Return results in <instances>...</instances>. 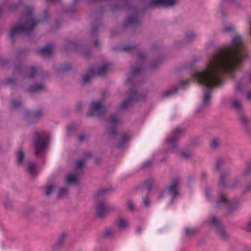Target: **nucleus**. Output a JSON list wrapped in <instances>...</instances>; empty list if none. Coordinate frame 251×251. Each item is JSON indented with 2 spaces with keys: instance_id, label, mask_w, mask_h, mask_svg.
I'll return each mask as SVG.
<instances>
[{
  "instance_id": "f257e3e1",
  "label": "nucleus",
  "mask_w": 251,
  "mask_h": 251,
  "mask_svg": "<svg viewBox=\"0 0 251 251\" xmlns=\"http://www.w3.org/2000/svg\"><path fill=\"white\" fill-rule=\"evenodd\" d=\"M247 57L248 50L242 37L236 35L230 44L212 55L204 70L194 73L190 79L180 81L179 88L188 86L191 79L204 85L207 89L204 92L203 105L206 106L210 102L212 89L222 85L225 75H232Z\"/></svg>"
},
{
  "instance_id": "f03ea898",
  "label": "nucleus",
  "mask_w": 251,
  "mask_h": 251,
  "mask_svg": "<svg viewBox=\"0 0 251 251\" xmlns=\"http://www.w3.org/2000/svg\"><path fill=\"white\" fill-rule=\"evenodd\" d=\"M25 17L23 23L14 27L10 31V38L12 41L16 35L23 32L29 33L32 31L34 26L38 23L32 16L33 8L29 6L25 7Z\"/></svg>"
},
{
  "instance_id": "7ed1b4c3",
  "label": "nucleus",
  "mask_w": 251,
  "mask_h": 251,
  "mask_svg": "<svg viewBox=\"0 0 251 251\" xmlns=\"http://www.w3.org/2000/svg\"><path fill=\"white\" fill-rule=\"evenodd\" d=\"M110 65L105 64L100 67L98 70L94 67H91L87 74L83 76V83L86 84L89 82L90 79L94 76H102L108 72L110 70Z\"/></svg>"
},
{
  "instance_id": "20e7f679",
  "label": "nucleus",
  "mask_w": 251,
  "mask_h": 251,
  "mask_svg": "<svg viewBox=\"0 0 251 251\" xmlns=\"http://www.w3.org/2000/svg\"><path fill=\"white\" fill-rule=\"evenodd\" d=\"M48 140L49 136L47 134L45 133H35L34 146L36 155H39L43 151L47 146Z\"/></svg>"
},
{
  "instance_id": "39448f33",
  "label": "nucleus",
  "mask_w": 251,
  "mask_h": 251,
  "mask_svg": "<svg viewBox=\"0 0 251 251\" xmlns=\"http://www.w3.org/2000/svg\"><path fill=\"white\" fill-rule=\"evenodd\" d=\"M129 97L125 100L122 103L121 109H126L129 106L131 105L133 101H137L140 99L141 94L135 89H129Z\"/></svg>"
},
{
  "instance_id": "423d86ee",
  "label": "nucleus",
  "mask_w": 251,
  "mask_h": 251,
  "mask_svg": "<svg viewBox=\"0 0 251 251\" xmlns=\"http://www.w3.org/2000/svg\"><path fill=\"white\" fill-rule=\"evenodd\" d=\"M105 113V110L102 106V102L100 100L94 101L91 103L89 116H96L100 117Z\"/></svg>"
},
{
  "instance_id": "0eeeda50",
  "label": "nucleus",
  "mask_w": 251,
  "mask_h": 251,
  "mask_svg": "<svg viewBox=\"0 0 251 251\" xmlns=\"http://www.w3.org/2000/svg\"><path fill=\"white\" fill-rule=\"evenodd\" d=\"M210 224L216 228V232L222 239H226L227 238V235L223 225L216 217H213L212 218Z\"/></svg>"
},
{
  "instance_id": "6e6552de",
  "label": "nucleus",
  "mask_w": 251,
  "mask_h": 251,
  "mask_svg": "<svg viewBox=\"0 0 251 251\" xmlns=\"http://www.w3.org/2000/svg\"><path fill=\"white\" fill-rule=\"evenodd\" d=\"M217 205L219 207L224 206L228 212H231L233 209L235 208L234 204L229 201L224 194H221L219 195Z\"/></svg>"
},
{
  "instance_id": "1a4fd4ad",
  "label": "nucleus",
  "mask_w": 251,
  "mask_h": 251,
  "mask_svg": "<svg viewBox=\"0 0 251 251\" xmlns=\"http://www.w3.org/2000/svg\"><path fill=\"white\" fill-rule=\"evenodd\" d=\"M176 0H149L146 3L148 7L162 5L171 6L175 4Z\"/></svg>"
},
{
  "instance_id": "9d476101",
  "label": "nucleus",
  "mask_w": 251,
  "mask_h": 251,
  "mask_svg": "<svg viewBox=\"0 0 251 251\" xmlns=\"http://www.w3.org/2000/svg\"><path fill=\"white\" fill-rule=\"evenodd\" d=\"M110 210L109 205L103 201H100L96 205L97 213L99 217L105 216Z\"/></svg>"
},
{
  "instance_id": "9b49d317",
  "label": "nucleus",
  "mask_w": 251,
  "mask_h": 251,
  "mask_svg": "<svg viewBox=\"0 0 251 251\" xmlns=\"http://www.w3.org/2000/svg\"><path fill=\"white\" fill-rule=\"evenodd\" d=\"M120 122V119L116 114H113L110 117L109 120V123L111 126L110 133L112 135L114 136L116 135L117 126L119 124Z\"/></svg>"
},
{
  "instance_id": "f8f14e48",
  "label": "nucleus",
  "mask_w": 251,
  "mask_h": 251,
  "mask_svg": "<svg viewBox=\"0 0 251 251\" xmlns=\"http://www.w3.org/2000/svg\"><path fill=\"white\" fill-rule=\"evenodd\" d=\"M179 184V179L178 178H175L172 180L171 184L168 188V193L170 195L173 197V199L179 194L178 186Z\"/></svg>"
},
{
  "instance_id": "ddd939ff",
  "label": "nucleus",
  "mask_w": 251,
  "mask_h": 251,
  "mask_svg": "<svg viewBox=\"0 0 251 251\" xmlns=\"http://www.w3.org/2000/svg\"><path fill=\"white\" fill-rule=\"evenodd\" d=\"M183 129L181 128H176L175 129L172 135L167 139V142L169 144H175L178 138L182 134Z\"/></svg>"
},
{
  "instance_id": "4468645a",
  "label": "nucleus",
  "mask_w": 251,
  "mask_h": 251,
  "mask_svg": "<svg viewBox=\"0 0 251 251\" xmlns=\"http://www.w3.org/2000/svg\"><path fill=\"white\" fill-rule=\"evenodd\" d=\"M145 57L144 55L142 52H139L137 54V61L138 63L140 65V67H132L131 68V73L133 75H136L139 73L141 70V66H142L143 62L145 60Z\"/></svg>"
},
{
  "instance_id": "2eb2a0df",
  "label": "nucleus",
  "mask_w": 251,
  "mask_h": 251,
  "mask_svg": "<svg viewBox=\"0 0 251 251\" xmlns=\"http://www.w3.org/2000/svg\"><path fill=\"white\" fill-rule=\"evenodd\" d=\"M53 47L52 45H47L44 48L39 49V52L44 57L50 56L53 51Z\"/></svg>"
},
{
  "instance_id": "dca6fc26",
  "label": "nucleus",
  "mask_w": 251,
  "mask_h": 251,
  "mask_svg": "<svg viewBox=\"0 0 251 251\" xmlns=\"http://www.w3.org/2000/svg\"><path fill=\"white\" fill-rule=\"evenodd\" d=\"M139 22V19L136 14L129 17L124 22L125 27L128 25H137Z\"/></svg>"
},
{
  "instance_id": "f3484780",
  "label": "nucleus",
  "mask_w": 251,
  "mask_h": 251,
  "mask_svg": "<svg viewBox=\"0 0 251 251\" xmlns=\"http://www.w3.org/2000/svg\"><path fill=\"white\" fill-rule=\"evenodd\" d=\"M117 225L120 229H125L128 226V220L120 217L119 218Z\"/></svg>"
},
{
  "instance_id": "a211bd4d",
  "label": "nucleus",
  "mask_w": 251,
  "mask_h": 251,
  "mask_svg": "<svg viewBox=\"0 0 251 251\" xmlns=\"http://www.w3.org/2000/svg\"><path fill=\"white\" fill-rule=\"evenodd\" d=\"M44 89L45 86L43 84H35L30 86L28 88V90L30 93H32L44 90Z\"/></svg>"
},
{
  "instance_id": "6ab92c4d",
  "label": "nucleus",
  "mask_w": 251,
  "mask_h": 251,
  "mask_svg": "<svg viewBox=\"0 0 251 251\" xmlns=\"http://www.w3.org/2000/svg\"><path fill=\"white\" fill-rule=\"evenodd\" d=\"M129 136L126 133H124L121 137L120 141L117 144V146L118 148H122L124 147L126 143L129 140Z\"/></svg>"
},
{
  "instance_id": "aec40b11",
  "label": "nucleus",
  "mask_w": 251,
  "mask_h": 251,
  "mask_svg": "<svg viewBox=\"0 0 251 251\" xmlns=\"http://www.w3.org/2000/svg\"><path fill=\"white\" fill-rule=\"evenodd\" d=\"M66 180L68 183H76L77 180V176L76 175L69 174L66 177Z\"/></svg>"
},
{
  "instance_id": "412c9836",
  "label": "nucleus",
  "mask_w": 251,
  "mask_h": 251,
  "mask_svg": "<svg viewBox=\"0 0 251 251\" xmlns=\"http://www.w3.org/2000/svg\"><path fill=\"white\" fill-rule=\"evenodd\" d=\"M28 170L30 174L33 176L37 175L36 168L34 164L32 163H29Z\"/></svg>"
},
{
  "instance_id": "4be33fe9",
  "label": "nucleus",
  "mask_w": 251,
  "mask_h": 251,
  "mask_svg": "<svg viewBox=\"0 0 251 251\" xmlns=\"http://www.w3.org/2000/svg\"><path fill=\"white\" fill-rule=\"evenodd\" d=\"M232 107L237 111H240L242 109V104L240 101L234 100L232 103Z\"/></svg>"
},
{
  "instance_id": "5701e85b",
  "label": "nucleus",
  "mask_w": 251,
  "mask_h": 251,
  "mask_svg": "<svg viewBox=\"0 0 251 251\" xmlns=\"http://www.w3.org/2000/svg\"><path fill=\"white\" fill-rule=\"evenodd\" d=\"M76 168L75 170V173H77L78 172L81 171V168L84 166V161L82 159L79 160L78 161H76Z\"/></svg>"
},
{
  "instance_id": "b1692460",
  "label": "nucleus",
  "mask_w": 251,
  "mask_h": 251,
  "mask_svg": "<svg viewBox=\"0 0 251 251\" xmlns=\"http://www.w3.org/2000/svg\"><path fill=\"white\" fill-rule=\"evenodd\" d=\"M135 47L133 46H132L131 44H126L124 45L121 50L122 51H125L127 52H130L132 51L134 49Z\"/></svg>"
},
{
  "instance_id": "393cba45",
  "label": "nucleus",
  "mask_w": 251,
  "mask_h": 251,
  "mask_svg": "<svg viewBox=\"0 0 251 251\" xmlns=\"http://www.w3.org/2000/svg\"><path fill=\"white\" fill-rule=\"evenodd\" d=\"M17 159H18V163L22 164L23 162V159H24V155L23 151L21 149L19 150L18 151L17 153Z\"/></svg>"
},
{
  "instance_id": "a878e982",
  "label": "nucleus",
  "mask_w": 251,
  "mask_h": 251,
  "mask_svg": "<svg viewBox=\"0 0 251 251\" xmlns=\"http://www.w3.org/2000/svg\"><path fill=\"white\" fill-rule=\"evenodd\" d=\"M30 72V75L27 76L29 77H34L38 72V70L34 67L31 66L28 69Z\"/></svg>"
},
{
  "instance_id": "bb28decb",
  "label": "nucleus",
  "mask_w": 251,
  "mask_h": 251,
  "mask_svg": "<svg viewBox=\"0 0 251 251\" xmlns=\"http://www.w3.org/2000/svg\"><path fill=\"white\" fill-rule=\"evenodd\" d=\"M114 235V231L113 229L107 228L104 232V235L106 237H109Z\"/></svg>"
},
{
  "instance_id": "cd10ccee",
  "label": "nucleus",
  "mask_w": 251,
  "mask_h": 251,
  "mask_svg": "<svg viewBox=\"0 0 251 251\" xmlns=\"http://www.w3.org/2000/svg\"><path fill=\"white\" fill-rule=\"evenodd\" d=\"M43 114V110L41 109L37 110L33 114L32 117L34 119H37Z\"/></svg>"
},
{
  "instance_id": "c85d7f7f",
  "label": "nucleus",
  "mask_w": 251,
  "mask_h": 251,
  "mask_svg": "<svg viewBox=\"0 0 251 251\" xmlns=\"http://www.w3.org/2000/svg\"><path fill=\"white\" fill-rule=\"evenodd\" d=\"M177 88H174L172 89L169 90L167 91L164 95H163V97H167L170 96L172 94L175 93L177 92Z\"/></svg>"
},
{
  "instance_id": "c756f323",
  "label": "nucleus",
  "mask_w": 251,
  "mask_h": 251,
  "mask_svg": "<svg viewBox=\"0 0 251 251\" xmlns=\"http://www.w3.org/2000/svg\"><path fill=\"white\" fill-rule=\"evenodd\" d=\"M197 230L195 228H186L185 229V234L186 235H191L196 232Z\"/></svg>"
},
{
  "instance_id": "7c9ffc66",
  "label": "nucleus",
  "mask_w": 251,
  "mask_h": 251,
  "mask_svg": "<svg viewBox=\"0 0 251 251\" xmlns=\"http://www.w3.org/2000/svg\"><path fill=\"white\" fill-rule=\"evenodd\" d=\"M67 193V189L66 188H61L59 189L58 192V197H61L65 196Z\"/></svg>"
},
{
  "instance_id": "2f4dec72",
  "label": "nucleus",
  "mask_w": 251,
  "mask_h": 251,
  "mask_svg": "<svg viewBox=\"0 0 251 251\" xmlns=\"http://www.w3.org/2000/svg\"><path fill=\"white\" fill-rule=\"evenodd\" d=\"M195 35L192 32H189L186 34V38L188 41H191L194 39Z\"/></svg>"
},
{
  "instance_id": "473e14b6",
  "label": "nucleus",
  "mask_w": 251,
  "mask_h": 251,
  "mask_svg": "<svg viewBox=\"0 0 251 251\" xmlns=\"http://www.w3.org/2000/svg\"><path fill=\"white\" fill-rule=\"evenodd\" d=\"M153 181L151 179L148 180L144 184L147 189L150 190L152 186Z\"/></svg>"
},
{
  "instance_id": "72a5a7b5",
  "label": "nucleus",
  "mask_w": 251,
  "mask_h": 251,
  "mask_svg": "<svg viewBox=\"0 0 251 251\" xmlns=\"http://www.w3.org/2000/svg\"><path fill=\"white\" fill-rule=\"evenodd\" d=\"M21 105V102L19 100H14L12 103V106L14 108H18Z\"/></svg>"
},
{
  "instance_id": "f704fd0d",
  "label": "nucleus",
  "mask_w": 251,
  "mask_h": 251,
  "mask_svg": "<svg viewBox=\"0 0 251 251\" xmlns=\"http://www.w3.org/2000/svg\"><path fill=\"white\" fill-rule=\"evenodd\" d=\"M220 144V141L217 139H214L211 142V146L213 148H217Z\"/></svg>"
},
{
  "instance_id": "c9c22d12",
  "label": "nucleus",
  "mask_w": 251,
  "mask_h": 251,
  "mask_svg": "<svg viewBox=\"0 0 251 251\" xmlns=\"http://www.w3.org/2000/svg\"><path fill=\"white\" fill-rule=\"evenodd\" d=\"M53 189L52 185H49L46 187L45 193L47 195H49Z\"/></svg>"
},
{
  "instance_id": "e433bc0d",
  "label": "nucleus",
  "mask_w": 251,
  "mask_h": 251,
  "mask_svg": "<svg viewBox=\"0 0 251 251\" xmlns=\"http://www.w3.org/2000/svg\"><path fill=\"white\" fill-rule=\"evenodd\" d=\"M226 184L225 176L224 175H222L221 176L220 180V185L221 186H224Z\"/></svg>"
},
{
  "instance_id": "4c0bfd02",
  "label": "nucleus",
  "mask_w": 251,
  "mask_h": 251,
  "mask_svg": "<svg viewBox=\"0 0 251 251\" xmlns=\"http://www.w3.org/2000/svg\"><path fill=\"white\" fill-rule=\"evenodd\" d=\"M243 87V86L241 84V82L239 81L236 84V90L239 91H241L242 90Z\"/></svg>"
},
{
  "instance_id": "58836bf2",
  "label": "nucleus",
  "mask_w": 251,
  "mask_h": 251,
  "mask_svg": "<svg viewBox=\"0 0 251 251\" xmlns=\"http://www.w3.org/2000/svg\"><path fill=\"white\" fill-rule=\"evenodd\" d=\"M23 68L21 66H17L16 67L14 72L15 73H20L23 71Z\"/></svg>"
},
{
  "instance_id": "ea45409f",
  "label": "nucleus",
  "mask_w": 251,
  "mask_h": 251,
  "mask_svg": "<svg viewBox=\"0 0 251 251\" xmlns=\"http://www.w3.org/2000/svg\"><path fill=\"white\" fill-rule=\"evenodd\" d=\"M150 202V200L148 198H145L143 199V204L145 206H148Z\"/></svg>"
},
{
  "instance_id": "a19ab883",
  "label": "nucleus",
  "mask_w": 251,
  "mask_h": 251,
  "mask_svg": "<svg viewBox=\"0 0 251 251\" xmlns=\"http://www.w3.org/2000/svg\"><path fill=\"white\" fill-rule=\"evenodd\" d=\"M128 208L130 210H134V205L132 201H128Z\"/></svg>"
},
{
  "instance_id": "79ce46f5",
  "label": "nucleus",
  "mask_w": 251,
  "mask_h": 251,
  "mask_svg": "<svg viewBox=\"0 0 251 251\" xmlns=\"http://www.w3.org/2000/svg\"><path fill=\"white\" fill-rule=\"evenodd\" d=\"M181 155L186 158H188L190 156V154L188 152H182Z\"/></svg>"
},
{
  "instance_id": "37998d69",
  "label": "nucleus",
  "mask_w": 251,
  "mask_h": 251,
  "mask_svg": "<svg viewBox=\"0 0 251 251\" xmlns=\"http://www.w3.org/2000/svg\"><path fill=\"white\" fill-rule=\"evenodd\" d=\"M105 192V191L104 190H99L98 192V193H97V197H98V198L99 196L102 195Z\"/></svg>"
},
{
  "instance_id": "c03bdc74",
  "label": "nucleus",
  "mask_w": 251,
  "mask_h": 251,
  "mask_svg": "<svg viewBox=\"0 0 251 251\" xmlns=\"http://www.w3.org/2000/svg\"><path fill=\"white\" fill-rule=\"evenodd\" d=\"M224 30L225 31H226V32L231 31L233 30V27L232 26L226 27L224 28Z\"/></svg>"
},
{
  "instance_id": "a18cd8bd",
  "label": "nucleus",
  "mask_w": 251,
  "mask_h": 251,
  "mask_svg": "<svg viewBox=\"0 0 251 251\" xmlns=\"http://www.w3.org/2000/svg\"><path fill=\"white\" fill-rule=\"evenodd\" d=\"M224 161L222 159H220V160H218L217 162V164H216V166H217V169H219L221 164H222L223 163Z\"/></svg>"
},
{
  "instance_id": "49530a36",
  "label": "nucleus",
  "mask_w": 251,
  "mask_h": 251,
  "mask_svg": "<svg viewBox=\"0 0 251 251\" xmlns=\"http://www.w3.org/2000/svg\"><path fill=\"white\" fill-rule=\"evenodd\" d=\"M247 99L251 102V90H249L247 93Z\"/></svg>"
},
{
  "instance_id": "de8ad7c7",
  "label": "nucleus",
  "mask_w": 251,
  "mask_h": 251,
  "mask_svg": "<svg viewBox=\"0 0 251 251\" xmlns=\"http://www.w3.org/2000/svg\"><path fill=\"white\" fill-rule=\"evenodd\" d=\"M86 137V136L85 135L81 134L79 137V140L80 141H82L85 139Z\"/></svg>"
},
{
  "instance_id": "09e8293b",
  "label": "nucleus",
  "mask_w": 251,
  "mask_h": 251,
  "mask_svg": "<svg viewBox=\"0 0 251 251\" xmlns=\"http://www.w3.org/2000/svg\"><path fill=\"white\" fill-rule=\"evenodd\" d=\"M66 236V235L65 234H63L62 235L61 237L60 238L59 241H58V244L61 245V242L62 241L63 239L65 237V236Z\"/></svg>"
},
{
  "instance_id": "8fccbe9b",
  "label": "nucleus",
  "mask_w": 251,
  "mask_h": 251,
  "mask_svg": "<svg viewBox=\"0 0 251 251\" xmlns=\"http://www.w3.org/2000/svg\"><path fill=\"white\" fill-rule=\"evenodd\" d=\"M251 167L249 166L245 171V175H248L249 174H250V173H251Z\"/></svg>"
},
{
  "instance_id": "3c124183",
  "label": "nucleus",
  "mask_w": 251,
  "mask_h": 251,
  "mask_svg": "<svg viewBox=\"0 0 251 251\" xmlns=\"http://www.w3.org/2000/svg\"><path fill=\"white\" fill-rule=\"evenodd\" d=\"M176 145H175L174 146L172 147L170 149V151L172 152H175L176 151Z\"/></svg>"
},
{
  "instance_id": "603ef678",
  "label": "nucleus",
  "mask_w": 251,
  "mask_h": 251,
  "mask_svg": "<svg viewBox=\"0 0 251 251\" xmlns=\"http://www.w3.org/2000/svg\"><path fill=\"white\" fill-rule=\"evenodd\" d=\"M61 0H46L47 2H53L56 3L60 2Z\"/></svg>"
},
{
  "instance_id": "864d4df0",
  "label": "nucleus",
  "mask_w": 251,
  "mask_h": 251,
  "mask_svg": "<svg viewBox=\"0 0 251 251\" xmlns=\"http://www.w3.org/2000/svg\"><path fill=\"white\" fill-rule=\"evenodd\" d=\"M205 195L207 197V198L208 199H209L210 198V195H211L210 191H208L207 190H206L205 192Z\"/></svg>"
},
{
  "instance_id": "5fc2aeb1",
  "label": "nucleus",
  "mask_w": 251,
  "mask_h": 251,
  "mask_svg": "<svg viewBox=\"0 0 251 251\" xmlns=\"http://www.w3.org/2000/svg\"><path fill=\"white\" fill-rule=\"evenodd\" d=\"M14 82V80L13 79V78H9L8 80H7V83L8 84H12L13 83V82Z\"/></svg>"
},
{
  "instance_id": "6e6d98bb",
  "label": "nucleus",
  "mask_w": 251,
  "mask_h": 251,
  "mask_svg": "<svg viewBox=\"0 0 251 251\" xmlns=\"http://www.w3.org/2000/svg\"><path fill=\"white\" fill-rule=\"evenodd\" d=\"M248 230H251V221L248 223L247 227Z\"/></svg>"
},
{
  "instance_id": "4d7b16f0",
  "label": "nucleus",
  "mask_w": 251,
  "mask_h": 251,
  "mask_svg": "<svg viewBox=\"0 0 251 251\" xmlns=\"http://www.w3.org/2000/svg\"><path fill=\"white\" fill-rule=\"evenodd\" d=\"M165 193V191H162V192H161L160 193V194H159V199H160L161 198H162L163 197V196H164Z\"/></svg>"
},
{
  "instance_id": "13d9d810",
  "label": "nucleus",
  "mask_w": 251,
  "mask_h": 251,
  "mask_svg": "<svg viewBox=\"0 0 251 251\" xmlns=\"http://www.w3.org/2000/svg\"><path fill=\"white\" fill-rule=\"evenodd\" d=\"M246 190L247 191H251V184L248 186L247 187H246Z\"/></svg>"
},
{
  "instance_id": "bf43d9fd",
  "label": "nucleus",
  "mask_w": 251,
  "mask_h": 251,
  "mask_svg": "<svg viewBox=\"0 0 251 251\" xmlns=\"http://www.w3.org/2000/svg\"><path fill=\"white\" fill-rule=\"evenodd\" d=\"M141 230H142L141 227H139L137 228L136 232L137 233H140L141 232Z\"/></svg>"
},
{
  "instance_id": "052dcab7",
  "label": "nucleus",
  "mask_w": 251,
  "mask_h": 251,
  "mask_svg": "<svg viewBox=\"0 0 251 251\" xmlns=\"http://www.w3.org/2000/svg\"><path fill=\"white\" fill-rule=\"evenodd\" d=\"M94 44H95V45L96 46V47H98L99 46V41H97V40H96L94 42Z\"/></svg>"
},
{
  "instance_id": "680f3d73",
  "label": "nucleus",
  "mask_w": 251,
  "mask_h": 251,
  "mask_svg": "<svg viewBox=\"0 0 251 251\" xmlns=\"http://www.w3.org/2000/svg\"><path fill=\"white\" fill-rule=\"evenodd\" d=\"M249 78H250V81L251 82V72L250 73Z\"/></svg>"
},
{
  "instance_id": "e2e57ef3",
  "label": "nucleus",
  "mask_w": 251,
  "mask_h": 251,
  "mask_svg": "<svg viewBox=\"0 0 251 251\" xmlns=\"http://www.w3.org/2000/svg\"><path fill=\"white\" fill-rule=\"evenodd\" d=\"M45 18H46L47 17V12H45Z\"/></svg>"
},
{
  "instance_id": "0e129e2a",
  "label": "nucleus",
  "mask_w": 251,
  "mask_h": 251,
  "mask_svg": "<svg viewBox=\"0 0 251 251\" xmlns=\"http://www.w3.org/2000/svg\"><path fill=\"white\" fill-rule=\"evenodd\" d=\"M242 120H246V118L245 117H242Z\"/></svg>"
},
{
  "instance_id": "69168bd1",
  "label": "nucleus",
  "mask_w": 251,
  "mask_h": 251,
  "mask_svg": "<svg viewBox=\"0 0 251 251\" xmlns=\"http://www.w3.org/2000/svg\"><path fill=\"white\" fill-rule=\"evenodd\" d=\"M68 130H69V131H71V129L69 127H68Z\"/></svg>"
},
{
  "instance_id": "338daca9",
  "label": "nucleus",
  "mask_w": 251,
  "mask_h": 251,
  "mask_svg": "<svg viewBox=\"0 0 251 251\" xmlns=\"http://www.w3.org/2000/svg\"><path fill=\"white\" fill-rule=\"evenodd\" d=\"M130 80L129 79L127 80V83H129Z\"/></svg>"
},
{
  "instance_id": "774afa93",
  "label": "nucleus",
  "mask_w": 251,
  "mask_h": 251,
  "mask_svg": "<svg viewBox=\"0 0 251 251\" xmlns=\"http://www.w3.org/2000/svg\"><path fill=\"white\" fill-rule=\"evenodd\" d=\"M77 0H74V2H76V1H77Z\"/></svg>"
}]
</instances>
